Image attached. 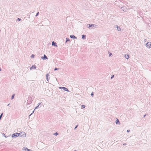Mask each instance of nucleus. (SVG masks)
<instances>
[{
  "mask_svg": "<svg viewBox=\"0 0 151 151\" xmlns=\"http://www.w3.org/2000/svg\"><path fill=\"white\" fill-rule=\"evenodd\" d=\"M20 134V133H17L13 134L12 135V137H18L19 136Z\"/></svg>",
  "mask_w": 151,
  "mask_h": 151,
  "instance_id": "1",
  "label": "nucleus"
},
{
  "mask_svg": "<svg viewBox=\"0 0 151 151\" xmlns=\"http://www.w3.org/2000/svg\"><path fill=\"white\" fill-rule=\"evenodd\" d=\"M59 88L60 89H63L64 90L68 92H69V91L68 90V89L65 87H59Z\"/></svg>",
  "mask_w": 151,
  "mask_h": 151,
  "instance_id": "2",
  "label": "nucleus"
},
{
  "mask_svg": "<svg viewBox=\"0 0 151 151\" xmlns=\"http://www.w3.org/2000/svg\"><path fill=\"white\" fill-rule=\"evenodd\" d=\"M146 46L148 48H151V42H147L146 44Z\"/></svg>",
  "mask_w": 151,
  "mask_h": 151,
  "instance_id": "3",
  "label": "nucleus"
},
{
  "mask_svg": "<svg viewBox=\"0 0 151 151\" xmlns=\"http://www.w3.org/2000/svg\"><path fill=\"white\" fill-rule=\"evenodd\" d=\"M20 135V136L23 137H25L26 136V134L24 132H22L19 133Z\"/></svg>",
  "mask_w": 151,
  "mask_h": 151,
  "instance_id": "4",
  "label": "nucleus"
},
{
  "mask_svg": "<svg viewBox=\"0 0 151 151\" xmlns=\"http://www.w3.org/2000/svg\"><path fill=\"white\" fill-rule=\"evenodd\" d=\"M22 150H25V151H32V150L29 149L25 147L23 148Z\"/></svg>",
  "mask_w": 151,
  "mask_h": 151,
  "instance_id": "5",
  "label": "nucleus"
},
{
  "mask_svg": "<svg viewBox=\"0 0 151 151\" xmlns=\"http://www.w3.org/2000/svg\"><path fill=\"white\" fill-rule=\"evenodd\" d=\"M41 58H42V59L43 60L48 59V58H47V56L45 54L44 55V56L42 57H41Z\"/></svg>",
  "mask_w": 151,
  "mask_h": 151,
  "instance_id": "6",
  "label": "nucleus"
},
{
  "mask_svg": "<svg viewBox=\"0 0 151 151\" xmlns=\"http://www.w3.org/2000/svg\"><path fill=\"white\" fill-rule=\"evenodd\" d=\"M36 68V67L35 65H33L30 68V70H31L32 69H35Z\"/></svg>",
  "mask_w": 151,
  "mask_h": 151,
  "instance_id": "7",
  "label": "nucleus"
},
{
  "mask_svg": "<svg viewBox=\"0 0 151 151\" xmlns=\"http://www.w3.org/2000/svg\"><path fill=\"white\" fill-rule=\"evenodd\" d=\"M52 44V45L56 47H57V45L56 43L55 42L53 41Z\"/></svg>",
  "mask_w": 151,
  "mask_h": 151,
  "instance_id": "8",
  "label": "nucleus"
},
{
  "mask_svg": "<svg viewBox=\"0 0 151 151\" xmlns=\"http://www.w3.org/2000/svg\"><path fill=\"white\" fill-rule=\"evenodd\" d=\"M92 24H88L86 26L88 28L91 29V27H92Z\"/></svg>",
  "mask_w": 151,
  "mask_h": 151,
  "instance_id": "9",
  "label": "nucleus"
},
{
  "mask_svg": "<svg viewBox=\"0 0 151 151\" xmlns=\"http://www.w3.org/2000/svg\"><path fill=\"white\" fill-rule=\"evenodd\" d=\"M97 25L96 24H92L91 29H93L96 28V27Z\"/></svg>",
  "mask_w": 151,
  "mask_h": 151,
  "instance_id": "10",
  "label": "nucleus"
},
{
  "mask_svg": "<svg viewBox=\"0 0 151 151\" xmlns=\"http://www.w3.org/2000/svg\"><path fill=\"white\" fill-rule=\"evenodd\" d=\"M70 37L71 38H73V39H76L77 37L75 36L74 35H71L70 36Z\"/></svg>",
  "mask_w": 151,
  "mask_h": 151,
  "instance_id": "11",
  "label": "nucleus"
},
{
  "mask_svg": "<svg viewBox=\"0 0 151 151\" xmlns=\"http://www.w3.org/2000/svg\"><path fill=\"white\" fill-rule=\"evenodd\" d=\"M116 27L117 28V30L118 31H120L121 30V28L119 27L118 25H116Z\"/></svg>",
  "mask_w": 151,
  "mask_h": 151,
  "instance_id": "12",
  "label": "nucleus"
},
{
  "mask_svg": "<svg viewBox=\"0 0 151 151\" xmlns=\"http://www.w3.org/2000/svg\"><path fill=\"white\" fill-rule=\"evenodd\" d=\"M39 107V106H36L35 108V109L34 110V111H32V112L31 114L29 115V116H30L34 112V111H35V109H37L38 107Z\"/></svg>",
  "mask_w": 151,
  "mask_h": 151,
  "instance_id": "13",
  "label": "nucleus"
},
{
  "mask_svg": "<svg viewBox=\"0 0 151 151\" xmlns=\"http://www.w3.org/2000/svg\"><path fill=\"white\" fill-rule=\"evenodd\" d=\"M49 76V75L48 74H46V79L47 81H48L49 79L50 78V77L48 78V77Z\"/></svg>",
  "mask_w": 151,
  "mask_h": 151,
  "instance_id": "14",
  "label": "nucleus"
},
{
  "mask_svg": "<svg viewBox=\"0 0 151 151\" xmlns=\"http://www.w3.org/2000/svg\"><path fill=\"white\" fill-rule=\"evenodd\" d=\"M116 124H120V122L117 119H116Z\"/></svg>",
  "mask_w": 151,
  "mask_h": 151,
  "instance_id": "15",
  "label": "nucleus"
},
{
  "mask_svg": "<svg viewBox=\"0 0 151 151\" xmlns=\"http://www.w3.org/2000/svg\"><path fill=\"white\" fill-rule=\"evenodd\" d=\"M86 35H82V38L83 39L85 40L86 39Z\"/></svg>",
  "mask_w": 151,
  "mask_h": 151,
  "instance_id": "16",
  "label": "nucleus"
},
{
  "mask_svg": "<svg viewBox=\"0 0 151 151\" xmlns=\"http://www.w3.org/2000/svg\"><path fill=\"white\" fill-rule=\"evenodd\" d=\"M129 55H124L125 58L127 59H128L129 58Z\"/></svg>",
  "mask_w": 151,
  "mask_h": 151,
  "instance_id": "17",
  "label": "nucleus"
},
{
  "mask_svg": "<svg viewBox=\"0 0 151 151\" xmlns=\"http://www.w3.org/2000/svg\"><path fill=\"white\" fill-rule=\"evenodd\" d=\"M124 11H126V7H122L121 8Z\"/></svg>",
  "mask_w": 151,
  "mask_h": 151,
  "instance_id": "18",
  "label": "nucleus"
},
{
  "mask_svg": "<svg viewBox=\"0 0 151 151\" xmlns=\"http://www.w3.org/2000/svg\"><path fill=\"white\" fill-rule=\"evenodd\" d=\"M69 41H70V40L69 38H66V40L65 42L66 43L67 42Z\"/></svg>",
  "mask_w": 151,
  "mask_h": 151,
  "instance_id": "19",
  "label": "nucleus"
},
{
  "mask_svg": "<svg viewBox=\"0 0 151 151\" xmlns=\"http://www.w3.org/2000/svg\"><path fill=\"white\" fill-rule=\"evenodd\" d=\"M14 94H13V95H12V97H11V99H14Z\"/></svg>",
  "mask_w": 151,
  "mask_h": 151,
  "instance_id": "20",
  "label": "nucleus"
},
{
  "mask_svg": "<svg viewBox=\"0 0 151 151\" xmlns=\"http://www.w3.org/2000/svg\"><path fill=\"white\" fill-rule=\"evenodd\" d=\"M3 113H2L1 114V115H0V120H1V119L2 117V116H3Z\"/></svg>",
  "mask_w": 151,
  "mask_h": 151,
  "instance_id": "21",
  "label": "nucleus"
},
{
  "mask_svg": "<svg viewBox=\"0 0 151 151\" xmlns=\"http://www.w3.org/2000/svg\"><path fill=\"white\" fill-rule=\"evenodd\" d=\"M93 95H94V93H93V92H92L91 94V96H92V97H93Z\"/></svg>",
  "mask_w": 151,
  "mask_h": 151,
  "instance_id": "22",
  "label": "nucleus"
},
{
  "mask_svg": "<svg viewBox=\"0 0 151 151\" xmlns=\"http://www.w3.org/2000/svg\"><path fill=\"white\" fill-rule=\"evenodd\" d=\"M81 106L83 108H85L86 106L84 105H82Z\"/></svg>",
  "mask_w": 151,
  "mask_h": 151,
  "instance_id": "23",
  "label": "nucleus"
},
{
  "mask_svg": "<svg viewBox=\"0 0 151 151\" xmlns=\"http://www.w3.org/2000/svg\"><path fill=\"white\" fill-rule=\"evenodd\" d=\"M58 134L57 132H56L54 134V135H55L56 136Z\"/></svg>",
  "mask_w": 151,
  "mask_h": 151,
  "instance_id": "24",
  "label": "nucleus"
},
{
  "mask_svg": "<svg viewBox=\"0 0 151 151\" xmlns=\"http://www.w3.org/2000/svg\"><path fill=\"white\" fill-rule=\"evenodd\" d=\"M39 14V12H37V13L36 14V15H35V16L36 17Z\"/></svg>",
  "mask_w": 151,
  "mask_h": 151,
  "instance_id": "25",
  "label": "nucleus"
},
{
  "mask_svg": "<svg viewBox=\"0 0 151 151\" xmlns=\"http://www.w3.org/2000/svg\"><path fill=\"white\" fill-rule=\"evenodd\" d=\"M34 56H35V55L33 54H32L31 55V57L32 58H34Z\"/></svg>",
  "mask_w": 151,
  "mask_h": 151,
  "instance_id": "26",
  "label": "nucleus"
},
{
  "mask_svg": "<svg viewBox=\"0 0 151 151\" xmlns=\"http://www.w3.org/2000/svg\"><path fill=\"white\" fill-rule=\"evenodd\" d=\"M78 125H77L75 127L74 129H75L78 126Z\"/></svg>",
  "mask_w": 151,
  "mask_h": 151,
  "instance_id": "27",
  "label": "nucleus"
},
{
  "mask_svg": "<svg viewBox=\"0 0 151 151\" xmlns=\"http://www.w3.org/2000/svg\"><path fill=\"white\" fill-rule=\"evenodd\" d=\"M17 20L19 21H20L21 20V19L20 18H18V19H17Z\"/></svg>",
  "mask_w": 151,
  "mask_h": 151,
  "instance_id": "28",
  "label": "nucleus"
},
{
  "mask_svg": "<svg viewBox=\"0 0 151 151\" xmlns=\"http://www.w3.org/2000/svg\"><path fill=\"white\" fill-rule=\"evenodd\" d=\"M114 75H112V76L111 77V79H112V78H114Z\"/></svg>",
  "mask_w": 151,
  "mask_h": 151,
  "instance_id": "29",
  "label": "nucleus"
},
{
  "mask_svg": "<svg viewBox=\"0 0 151 151\" xmlns=\"http://www.w3.org/2000/svg\"><path fill=\"white\" fill-rule=\"evenodd\" d=\"M40 104H41L40 103H39L38 104V106H39L40 105Z\"/></svg>",
  "mask_w": 151,
  "mask_h": 151,
  "instance_id": "30",
  "label": "nucleus"
},
{
  "mask_svg": "<svg viewBox=\"0 0 151 151\" xmlns=\"http://www.w3.org/2000/svg\"><path fill=\"white\" fill-rule=\"evenodd\" d=\"M58 69L57 68H55L54 70H57Z\"/></svg>",
  "mask_w": 151,
  "mask_h": 151,
  "instance_id": "31",
  "label": "nucleus"
},
{
  "mask_svg": "<svg viewBox=\"0 0 151 151\" xmlns=\"http://www.w3.org/2000/svg\"><path fill=\"white\" fill-rule=\"evenodd\" d=\"M130 132V130H127V132Z\"/></svg>",
  "mask_w": 151,
  "mask_h": 151,
  "instance_id": "32",
  "label": "nucleus"
},
{
  "mask_svg": "<svg viewBox=\"0 0 151 151\" xmlns=\"http://www.w3.org/2000/svg\"><path fill=\"white\" fill-rule=\"evenodd\" d=\"M111 55V53H110L109 54V56H110Z\"/></svg>",
  "mask_w": 151,
  "mask_h": 151,
  "instance_id": "33",
  "label": "nucleus"
},
{
  "mask_svg": "<svg viewBox=\"0 0 151 151\" xmlns=\"http://www.w3.org/2000/svg\"><path fill=\"white\" fill-rule=\"evenodd\" d=\"M123 145H126V143H124L123 144Z\"/></svg>",
  "mask_w": 151,
  "mask_h": 151,
  "instance_id": "34",
  "label": "nucleus"
},
{
  "mask_svg": "<svg viewBox=\"0 0 151 151\" xmlns=\"http://www.w3.org/2000/svg\"><path fill=\"white\" fill-rule=\"evenodd\" d=\"M2 135H3V136H5V134H4V133H3V134H2Z\"/></svg>",
  "mask_w": 151,
  "mask_h": 151,
  "instance_id": "35",
  "label": "nucleus"
},
{
  "mask_svg": "<svg viewBox=\"0 0 151 151\" xmlns=\"http://www.w3.org/2000/svg\"><path fill=\"white\" fill-rule=\"evenodd\" d=\"M1 68H0V71H1Z\"/></svg>",
  "mask_w": 151,
  "mask_h": 151,
  "instance_id": "36",
  "label": "nucleus"
},
{
  "mask_svg": "<svg viewBox=\"0 0 151 151\" xmlns=\"http://www.w3.org/2000/svg\"><path fill=\"white\" fill-rule=\"evenodd\" d=\"M9 104H8L7 106H9Z\"/></svg>",
  "mask_w": 151,
  "mask_h": 151,
  "instance_id": "37",
  "label": "nucleus"
},
{
  "mask_svg": "<svg viewBox=\"0 0 151 151\" xmlns=\"http://www.w3.org/2000/svg\"><path fill=\"white\" fill-rule=\"evenodd\" d=\"M145 116H146V115H144V117H145Z\"/></svg>",
  "mask_w": 151,
  "mask_h": 151,
  "instance_id": "38",
  "label": "nucleus"
}]
</instances>
